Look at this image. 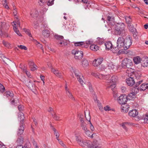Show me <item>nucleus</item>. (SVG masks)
Segmentation results:
<instances>
[{"label": "nucleus", "instance_id": "1", "mask_svg": "<svg viewBox=\"0 0 148 148\" xmlns=\"http://www.w3.org/2000/svg\"><path fill=\"white\" fill-rule=\"evenodd\" d=\"M125 25L123 23H117L115 26L114 29L116 33L118 35L125 36L126 35L125 32Z\"/></svg>", "mask_w": 148, "mask_h": 148}, {"label": "nucleus", "instance_id": "2", "mask_svg": "<svg viewBox=\"0 0 148 148\" xmlns=\"http://www.w3.org/2000/svg\"><path fill=\"white\" fill-rule=\"evenodd\" d=\"M125 39L123 36L119 37L117 41V46L116 47H114L113 49H112L114 53H116L119 51V49L124 50Z\"/></svg>", "mask_w": 148, "mask_h": 148}, {"label": "nucleus", "instance_id": "3", "mask_svg": "<svg viewBox=\"0 0 148 148\" xmlns=\"http://www.w3.org/2000/svg\"><path fill=\"white\" fill-rule=\"evenodd\" d=\"M54 38L56 40L57 44L59 45L60 46L62 47L63 45H67V42L64 39V37L63 36L57 34L55 35Z\"/></svg>", "mask_w": 148, "mask_h": 148}, {"label": "nucleus", "instance_id": "4", "mask_svg": "<svg viewBox=\"0 0 148 148\" xmlns=\"http://www.w3.org/2000/svg\"><path fill=\"white\" fill-rule=\"evenodd\" d=\"M132 65V62L130 59L125 58L122 61V66L123 68H129Z\"/></svg>", "mask_w": 148, "mask_h": 148}, {"label": "nucleus", "instance_id": "5", "mask_svg": "<svg viewBox=\"0 0 148 148\" xmlns=\"http://www.w3.org/2000/svg\"><path fill=\"white\" fill-rule=\"evenodd\" d=\"M124 41L125 45L124 50H126L132 45V38L130 36H127L126 38L125 39Z\"/></svg>", "mask_w": 148, "mask_h": 148}, {"label": "nucleus", "instance_id": "6", "mask_svg": "<svg viewBox=\"0 0 148 148\" xmlns=\"http://www.w3.org/2000/svg\"><path fill=\"white\" fill-rule=\"evenodd\" d=\"M72 53L75 55V58L76 59L80 60L83 57V52L81 51L73 50L72 51Z\"/></svg>", "mask_w": 148, "mask_h": 148}, {"label": "nucleus", "instance_id": "7", "mask_svg": "<svg viewBox=\"0 0 148 148\" xmlns=\"http://www.w3.org/2000/svg\"><path fill=\"white\" fill-rule=\"evenodd\" d=\"M127 101V97L125 95H121L118 98V101L120 104L123 105L125 104Z\"/></svg>", "mask_w": 148, "mask_h": 148}, {"label": "nucleus", "instance_id": "8", "mask_svg": "<svg viewBox=\"0 0 148 148\" xmlns=\"http://www.w3.org/2000/svg\"><path fill=\"white\" fill-rule=\"evenodd\" d=\"M9 26L5 22H0V35L1 36L2 35L3 31L7 29Z\"/></svg>", "mask_w": 148, "mask_h": 148}, {"label": "nucleus", "instance_id": "9", "mask_svg": "<svg viewBox=\"0 0 148 148\" xmlns=\"http://www.w3.org/2000/svg\"><path fill=\"white\" fill-rule=\"evenodd\" d=\"M136 120L139 121L141 120L143 121V122L145 123H148V115H145V116H138L136 118Z\"/></svg>", "mask_w": 148, "mask_h": 148}, {"label": "nucleus", "instance_id": "10", "mask_svg": "<svg viewBox=\"0 0 148 148\" xmlns=\"http://www.w3.org/2000/svg\"><path fill=\"white\" fill-rule=\"evenodd\" d=\"M103 61V58H100L95 59L93 62V64L95 66H98Z\"/></svg>", "mask_w": 148, "mask_h": 148}, {"label": "nucleus", "instance_id": "11", "mask_svg": "<svg viewBox=\"0 0 148 148\" xmlns=\"http://www.w3.org/2000/svg\"><path fill=\"white\" fill-rule=\"evenodd\" d=\"M65 89L66 91V94L69 98L72 100H74V98L72 95L71 93L69 91V89L68 88L67 84H66L65 85Z\"/></svg>", "mask_w": 148, "mask_h": 148}, {"label": "nucleus", "instance_id": "12", "mask_svg": "<svg viewBox=\"0 0 148 148\" xmlns=\"http://www.w3.org/2000/svg\"><path fill=\"white\" fill-rule=\"evenodd\" d=\"M84 146H82L84 148H92L93 144L92 142L89 140H84L83 143Z\"/></svg>", "mask_w": 148, "mask_h": 148}, {"label": "nucleus", "instance_id": "13", "mask_svg": "<svg viewBox=\"0 0 148 148\" xmlns=\"http://www.w3.org/2000/svg\"><path fill=\"white\" fill-rule=\"evenodd\" d=\"M75 45L77 47H81L83 48H87L88 47V45H86L85 42H76L74 43Z\"/></svg>", "mask_w": 148, "mask_h": 148}, {"label": "nucleus", "instance_id": "14", "mask_svg": "<svg viewBox=\"0 0 148 148\" xmlns=\"http://www.w3.org/2000/svg\"><path fill=\"white\" fill-rule=\"evenodd\" d=\"M142 66L145 67L148 66V58L144 57L141 59V62Z\"/></svg>", "mask_w": 148, "mask_h": 148}, {"label": "nucleus", "instance_id": "15", "mask_svg": "<svg viewBox=\"0 0 148 148\" xmlns=\"http://www.w3.org/2000/svg\"><path fill=\"white\" fill-rule=\"evenodd\" d=\"M126 82L128 85L130 86H132L135 83L134 78L131 77L127 79Z\"/></svg>", "mask_w": 148, "mask_h": 148}, {"label": "nucleus", "instance_id": "16", "mask_svg": "<svg viewBox=\"0 0 148 148\" xmlns=\"http://www.w3.org/2000/svg\"><path fill=\"white\" fill-rule=\"evenodd\" d=\"M18 119L20 121V124H24V120L25 117L23 113L21 112H20L18 113Z\"/></svg>", "mask_w": 148, "mask_h": 148}, {"label": "nucleus", "instance_id": "17", "mask_svg": "<svg viewBox=\"0 0 148 148\" xmlns=\"http://www.w3.org/2000/svg\"><path fill=\"white\" fill-rule=\"evenodd\" d=\"M24 124H20V127L18 128L17 133V135L18 136H21L23 133L24 129Z\"/></svg>", "mask_w": 148, "mask_h": 148}, {"label": "nucleus", "instance_id": "18", "mask_svg": "<svg viewBox=\"0 0 148 148\" xmlns=\"http://www.w3.org/2000/svg\"><path fill=\"white\" fill-rule=\"evenodd\" d=\"M138 112L136 110H132L129 112V115L131 117H134L138 115Z\"/></svg>", "mask_w": 148, "mask_h": 148}, {"label": "nucleus", "instance_id": "19", "mask_svg": "<svg viewBox=\"0 0 148 148\" xmlns=\"http://www.w3.org/2000/svg\"><path fill=\"white\" fill-rule=\"evenodd\" d=\"M107 23L108 24V25L113 26L115 24V23L114 21V19L113 18H111L110 16H108L107 18Z\"/></svg>", "mask_w": 148, "mask_h": 148}, {"label": "nucleus", "instance_id": "20", "mask_svg": "<svg viewBox=\"0 0 148 148\" xmlns=\"http://www.w3.org/2000/svg\"><path fill=\"white\" fill-rule=\"evenodd\" d=\"M76 140L78 144L81 146H84L83 143L84 140L80 136H76Z\"/></svg>", "mask_w": 148, "mask_h": 148}, {"label": "nucleus", "instance_id": "21", "mask_svg": "<svg viewBox=\"0 0 148 148\" xmlns=\"http://www.w3.org/2000/svg\"><path fill=\"white\" fill-rule=\"evenodd\" d=\"M76 140L78 144L81 146H84L83 143L84 140L80 136H76Z\"/></svg>", "mask_w": 148, "mask_h": 148}, {"label": "nucleus", "instance_id": "22", "mask_svg": "<svg viewBox=\"0 0 148 148\" xmlns=\"http://www.w3.org/2000/svg\"><path fill=\"white\" fill-rule=\"evenodd\" d=\"M123 105H122L121 106V111L125 112H126L129 110L130 108L128 104Z\"/></svg>", "mask_w": 148, "mask_h": 148}, {"label": "nucleus", "instance_id": "23", "mask_svg": "<svg viewBox=\"0 0 148 148\" xmlns=\"http://www.w3.org/2000/svg\"><path fill=\"white\" fill-rule=\"evenodd\" d=\"M104 44L106 50H110L112 49L113 45L111 42L109 41L106 42Z\"/></svg>", "mask_w": 148, "mask_h": 148}, {"label": "nucleus", "instance_id": "24", "mask_svg": "<svg viewBox=\"0 0 148 148\" xmlns=\"http://www.w3.org/2000/svg\"><path fill=\"white\" fill-rule=\"evenodd\" d=\"M4 95L8 99H10V98H12L14 96V94L13 92L9 91H6Z\"/></svg>", "mask_w": 148, "mask_h": 148}, {"label": "nucleus", "instance_id": "25", "mask_svg": "<svg viewBox=\"0 0 148 148\" xmlns=\"http://www.w3.org/2000/svg\"><path fill=\"white\" fill-rule=\"evenodd\" d=\"M97 76L100 79L107 80H108L110 77V76L109 75H104L100 74L97 75Z\"/></svg>", "mask_w": 148, "mask_h": 148}, {"label": "nucleus", "instance_id": "26", "mask_svg": "<svg viewBox=\"0 0 148 148\" xmlns=\"http://www.w3.org/2000/svg\"><path fill=\"white\" fill-rule=\"evenodd\" d=\"M139 88L140 91H144L148 88V84H143L140 85Z\"/></svg>", "mask_w": 148, "mask_h": 148}, {"label": "nucleus", "instance_id": "27", "mask_svg": "<svg viewBox=\"0 0 148 148\" xmlns=\"http://www.w3.org/2000/svg\"><path fill=\"white\" fill-rule=\"evenodd\" d=\"M42 34L45 38H48L50 36V32L48 30L45 29L42 31Z\"/></svg>", "mask_w": 148, "mask_h": 148}, {"label": "nucleus", "instance_id": "28", "mask_svg": "<svg viewBox=\"0 0 148 148\" xmlns=\"http://www.w3.org/2000/svg\"><path fill=\"white\" fill-rule=\"evenodd\" d=\"M71 71L72 72H73L75 73V76L77 78H79V77L80 76V73L78 70L72 68V69L71 70Z\"/></svg>", "mask_w": 148, "mask_h": 148}, {"label": "nucleus", "instance_id": "29", "mask_svg": "<svg viewBox=\"0 0 148 148\" xmlns=\"http://www.w3.org/2000/svg\"><path fill=\"white\" fill-rule=\"evenodd\" d=\"M26 85L31 89H33L35 87V85L32 82L30 81L26 82Z\"/></svg>", "mask_w": 148, "mask_h": 148}, {"label": "nucleus", "instance_id": "30", "mask_svg": "<svg viewBox=\"0 0 148 148\" xmlns=\"http://www.w3.org/2000/svg\"><path fill=\"white\" fill-rule=\"evenodd\" d=\"M133 61L134 63L137 64L140 62L141 60L139 56H137L134 58Z\"/></svg>", "mask_w": 148, "mask_h": 148}, {"label": "nucleus", "instance_id": "31", "mask_svg": "<svg viewBox=\"0 0 148 148\" xmlns=\"http://www.w3.org/2000/svg\"><path fill=\"white\" fill-rule=\"evenodd\" d=\"M82 64L83 67L86 68L88 65V62L86 59H84L82 62Z\"/></svg>", "mask_w": 148, "mask_h": 148}, {"label": "nucleus", "instance_id": "32", "mask_svg": "<svg viewBox=\"0 0 148 148\" xmlns=\"http://www.w3.org/2000/svg\"><path fill=\"white\" fill-rule=\"evenodd\" d=\"M16 142L20 144V145L23 144V137L21 136H18Z\"/></svg>", "mask_w": 148, "mask_h": 148}, {"label": "nucleus", "instance_id": "33", "mask_svg": "<svg viewBox=\"0 0 148 148\" xmlns=\"http://www.w3.org/2000/svg\"><path fill=\"white\" fill-rule=\"evenodd\" d=\"M136 95V94H135L132 91L129 94L127 97V98H128L130 100H132L135 97Z\"/></svg>", "mask_w": 148, "mask_h": 148}, {"label": "nucleus", "instance_id": "34", "mask_svg": "<svg viewBox=\"0 0 148 148\" xmlns=\"http://www.w3.org/2000/svg\"><path fill=\"white\" fill-rule=\"evenodd\" d=\"M90 49L92 50L96 51L99 49V47L96 45L93 44L90 45Z\"/></svg>", "mask_w": 148, "mask_h": 148}, {"label": "nucleus", "instance_id": "35", "mask_svg": "<svg viewBox=\"0 0 148 148\" xmlns=\"http://www.w3.org/2000/svg\"><path fill=\"white\" fill-rule=\"evenodd\" d=\"M139 90H140L139 87L136 86L132 88V91L135 94H136Z\"/></svg>", "mask_w": 148, "mask_h": 148}, {"label": "nucleus", "instance_id": "36", "mask_svg": "<svg viewBox=\"0 0 148 148\" xmlns=\"http://www.w3.org/2000/svg\"><path fill=\"white\" fill-rule=\"evenodd\" d=\"M117 80V77L115 76H112L111 79L110 81V83L116 84Z\"/></svg>", "mask_w": 148, "mask_h": 148}, {"label": "nucleus", "instance_id": "37", "mask_svg": "<svg viewBox=\"0 0 148 148\" xmlns=\"http://www.w3.org/2000/svg\"><path fill=\"white\" fill-rule=\"evenodd\" d=\"M125 19L126 20V23L128 25H129L131 24V23L132 22V20L130 18V16H127L125 18Z\"/></svg>", "mask_w": 148, "mask_h": 148}, {"label": "nucleus", "instance_id": "38", "mask_svg": "<svg viewBox=\"0 0 148 148\" xmlns=\"http://www.w3.org/2000/svg\"><path fill=\"white\" fill-rule=\"evenodd\" d=\"M128 29L130 31L132 32H134L136 30L135 28L132 25L130 24L128 25Z\"/></svg>", "mask_w": 148, "mask_h": 148}, {"label": "nucleus", "instance_id": "39", "mask_svg": "<svg viewBox=\"0 0 148 148\" xmlns=\"http://www.w3.org/2000/svg\"><path fill=\"white\" fill-rule=\"evenodd\" d=\"M77 79H78L79 82L83 86V83L84 84H85L84 81L83 80L84 79V78L83 77V76H82L81 77V76H80L79 77V78Z\"/></svg>", "mask_w": 148, "mask_h": 148}, {"label": "nucleus", "instance_id": "40", "mask_svg": "<svg viewBox=\"0 0 148 148\" xmlns=\"http://www.w3.org/2000/svg\"><path fill=\"white\" fill-rule=\"evenodd\" d=\"M84 132L87 136L91 138H93V135H94V134H92L88 130L84 131Z\"/></svg>", "mask_w": 148, "mask_h": 148}, {"label": "nucleus", "instance_id": "41", "mask_svg": "<svg viewBox=\"0 0 148 148\" xmlns=\"http://www.w3.org/2000/svg\"><path fill=\"white\" fill-rule=\"evenodd\" d=\"M22 70H23V72L25 73L26 75L28 77L30 78L31 77L30 73L29 71H28L27 70L26 68H25V67H24Z\"/></svg>", "mask_w": 148, "mask_h": 148}, {"label": "nucleus", "instance_id": "42", "mask_svg": "<svg viewBox=\"0 0 148 148\" xmlns=\"http://www.w3.org/2000/svg\"><path fill=\"white\" fill-rule=\"evenodd\" d=\"M53 130L54 132V134L56 135V139L58 140H59L58 138L59 137L60 134L58 132L56 131V129L55 128H53Z\"/></svg>", "mask_w": 148, "mask_h": 148}, {"label": "nucleus", "instance_id": "43", "mask_svg": "<svg viewBox=\"0 0 148 148\" xmlns=\"http://www.w3.org/2000/svg\"><path fill=\"white\" fill-rule=\"evenodd\" d=\"M47 1V0H40L38 3L40 5L42 6L45 4Z\"/></svg>", "mask_w": 148, "mask_h": 148}, {"label": "nucleus", "instance_id": "44", "mask_svg": "<svg viewBox=\"0 0 148 148\" xmlns=\"http://www.w3.org/2000/svg\"><path fill=\"white\" fill-rule=\"evenodd\" d=\"M4 46L8 48L10 47V44L7 42L5 40H3L2 42Z\"/></svg>", "mask_w": 148, "mask_h": 148}, {"label": "nucleus", "instance_id": "45", "mask_svg": "<svg viewBox=\"0 0 148 148\" xmlns=\"http://www.w3.org/2000/svg\"><path fill=\"white\" fill-rule=\"evenodd\" d=\"M23 31L27 34L29 37H32V36L30 31V30L26 28L23 29Z\"/></svg>", "mask_w": 148, "mask_h": 148}, {"label": "nucleus", "instance_id": "46", "mask_svg": "<svg viewBox=\"0 0 148 148\" xmlns=\"http://www.w3.org/2000/svg\"><path fill=\"white\" fill-rule=\"evenodd\" d=\"M81 126L82 129L84 131H86L88 130L86 127V123H81Z\"/></svg>", "mask_w": 148, "mask_h": 148}, {"label": "nucleus", "instance_id": "47", "mask_svg": "<svg viewBox=\"0 0 148 148\" xmlns=\"http://www.w3.org/2000/svg\"><path fill=\"white\" fill-rule=\"evenodd\" d=\"M85 43V44H86V45H88V46L89 45H92L93 43V41L92 39H90L86 41Z\"/></svg>", "mask_w": 148, "mask_h": 148}, {"label": "nucleus", "instance_id": "48", "mask_svg": "<svg viewBox=\"0 0 148 148\" xmlns=\"http://www.w3.org/2000/svg\"><path fill=\"white\" fill-rule=\"evenodd\" d=\"M12 25L13 27V29L14 31L16 32L18 30L16 28V27L17 26L16 25V24L14 22H13L12 23Z\"/></svg>", "mask_w": 148, "mask_h": 148}, {"label": "nucleus", "instance_id": "49", "mask_svg": "<svg viewBox=\"0 0 148 148\" xmlns=\"http://www.w3.org/2000/svg\"><path fill=\"white\" fill-rule=\"evenodd\" d=\"M36 45L37 46V47L40 48L42 50V51H43V48L42 47V45L39 42H38L36 40Z\"/></svg>", "mask_w": 148, "mask_h": 148}, {"label": "nucleus", "instance_id": "50", "mask_svg": "<svg viewBox=\"0 0 148 148\" xmlns=\"http://www.w3.org/2000/svg\"><path fill=\"white\" fill-rule=\"evenodd\" d=\"M52 116L54 119L56 120H58L60 118L59 116H57L56 114H52Z\"/></svg>", "mask_w": 148, "mask_h": 148}, {"label": "nucleus", "instance_id": "51", "mask_svg": "<svg viewBox=\"0 0 148 148\" xmlns=\"http://www.w3.org/2000/svg\"><path fill=\"white\" fill-rule=\"evenodd\" d=\"M31 145L30 143L29 142H27L24 145V148H30Z\"/></svg>", "mask_w": 148, "mask_h": 148}, {"label": "nucleus", "instance_id": "52", "mask_svg": "<svg viewBox=\"0 0 148 148\" xmlns=\"http://www.w3.org/2000/svg\"><path fill=\"white\" fill-rule=\"evenodd\" d=\"M5 90V88L3 85L0 83V92L3 93Z\"/></svg>", "mask_w": 148, "mask_h": 148}, {"label": "nucleus", "instance_id": "53", "mask_svg": "<svg viewBox=\"0 0 148 148\" xmlns=\"http://www.w3.org/2000/svg\"><path fill=\"white\" fill-rule=\"evenodd\" d=\"M116 87V84L114 83H110L109 87L111 88L112 90L114 89V88Z\"/></svg>", "mask_w": 148, "mask_h": 148}, {"label": "nucleus", "instance_id": "54", "mask_svg": "<svg viewBox=\"0 0 148 148\" xmlns=\"http://www.w3.org/2000/svg\"><path fill=\"white\" fill-rule=\"evenodd\" d=\"M85 118H86V120L87 121H88L89 123L90 122H90V112H88V115L87 117L86 116V115L85 112Z\"/></svg>", "mask_w": 148, "mask_h": 148}, {"label": "nucleus", "instance_id": "55", "mask_svg": "<svg viewBox=\"0 0 148 148\" xmlns=\"http://www.w3.org/2000/svg\"><path fill=\"white\" fill-rule=\"evenodd\" d=\"M82 1L85 3L87 5L86 6H88V5L90 4V1L89 0H81Z\"/></svg>", "mask_w": 148, "mask_h": 148}, {"label": "nucleus", "instance_id": "56", "mask_svg": "<svg viewBox=\"0 0 148 148\" xmlns=\"http://www.w3.org/2000/svg\"><path fill=\"white\" fill-rule=\"evenodd\" d=\"M18 47L21 49H24L25 50L27 49V47L26 46L23 45H18Z\"/></svg>", "mask_w": 148, "mask_h": 148}, {"label": "nucleus", "instance_id": "57", "mask_svg": "<svg viewBox=\"0 0 148 148\" xmlns=\"http://www.w3.org/2000/svg\"><path fill=\"white\" fill-rule=\"evenodd\" d=\"M51 71L53 72V73L56 75L58 74V73L59 72V71L58 70H56L55 69L53 68H51Z\"/></svg>", "mask_w": 148, "mask_h": 148}, {"label": "nucleus", "instance_id": "58", "mask_svg": "<svg viewBox=\"0 0 148 148\" xmlns=\"http://www.w3.org/2000/svg\"><path fill=\"white\" fill-rule=\"evenodd\" d=\"M112 69L110 70H112V71L114 72L116 71L118 69V67L116 65H114L112 64Z\"/></svg>", "mask_w": 148, "mask_h": 148}, {"label": "nucleus", "instance_id": "59", "mask_svg": "<svg viewBox=\"0 0 148 148\" xmlns=\"http://www.w3.org/2000/svg\"><path fill=\"white\" fill-rule=\"evenodd\" d=\"M56 76L60 78H63V74L60 72L58 73V74L56 75Z\"/></svg>", "mask_w": 148, "mask_h": 148}, {"label": "nucleus", "instance_id": "60", "mask_svg": "<svg viewBox=\"0 0 148 148\" xmlns=\"http://www.w3.org/2000/svg\"><path fill=\"white\" fill-rule=\"evenodd\" d=\"M87 85H88L90 91L91 92H92L93 91V90L92 87L91 83L90 82H88Z\"/></svg>", "mask_w": 148, "mask_h": 148}, {"label": "nucleus", "instance_id": "61", "mask_svg": "<svg viewBox=\"0 0 148 148\" xmlns=\"http://www.w3.org/2000/svg\"><path fill=\"white\" fill-rule=\"evenodd\" d=\"M54 0H49L47 3V5L49 6L52 5L53 4Z\"/></svg>", "mask_w": 148, "mask_h": 148}, {"label": "nucleus", "instance_id": "62", "mask_svg": "<svg viewBox=\"0 0 148 148\" xmlns=\"http://www.w3.org/2000/svg\"><path fill=\"white\" fill-rule=\"evenodd\" d=\"M104 109L106 111H108L111 110L110 107L108 106H107L104 108Z\"/></svg>", "mask_w": 148, "mask_h": 148}, {"label": "nucleus", "instance_id": "63", "mask_svg": "<svg viewBox=\"0 0 148 148\" xmlns=\"http://www.w3.org/2000/svg\"><path fill=\"white\" fill-rule=\"evenodd\" d=\"M13 8H13V10H14L13 14H14V15L15 16L16 18H17L16 16H17V12L16 10V8L15 7H14V5H13Z\"/></svg>", "mask_w": 148, "mask_h": 148}, {"label": "nucleus", "instance_id": "64", "mask_svg": "<svg viewBox=\"0 0 148 148\" xmlns=\"http://www.w3.org/2000/svg\"><path fill=\"white\" fill-rule=\"evenodd\" d=\"M36 66L35 64L33 65V66H31L30 68L31 69V70L32 71H34L37 69V68H36Z\"/></svg>", "mask_w": 148, "mask_h": 148}]
</instances>
